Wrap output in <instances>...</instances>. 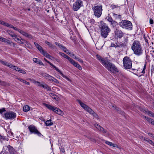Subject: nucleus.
Wrapping results in <instances>:
<instances>
[{"instance_id":"c756f323","label":"nucleus","mask_w":154,"mask_h":154,"mask_svg":"<svg viewBox=\"0 0 154 154\" xmlns=\"http://www.w3.org/2000/svg\"><path fill=\"white\" fill-rule=\"evenodd\" d=\"M53 123L51 122V120H47L45 122V125L47 126H49L53 125Z\"/></svg>"},{"instance_id":"58836bf2","label":"nucleus","mask_w":154,"mask_h":154,"mask_svg":"<svg viewBox=\"0 0 154 154\" xmlns=\"http://www.w3.org/2000/svg\"><path fill=\"white\" fill-rule=\"evenodd\" d=\"M52 79H54V77L51 76V75H49V74L48 76V77L46 78V79L47 80L51 81V80H53Z\"/></svg>"},{"instance_id":"49530a36","label":"nucleus","mask_w":154,"mask_h":154,"mask_svg":"<svg viewBox=\"0 0 154 154\" xmlns=\"http://www.w3.org/2000/svg\"><path fill=\"white\" fill-rule=\"evenodd\" d=\"M18 72L23 74H25L26 73V72L24 70L21 69L20 68L18 70Z\"/></svg>"},{"instance_id":"864d4df0","label":"nucleus","mask_w":154,"mask_h":154,"mask_svg":"<svg viewBox=\"0 0 154 154\" xmlns=\"http://www.w3.org/2000/svg\"><path fill=\"white\" fill-rule=\"evenodd\" d=\"M5 40H6L5 38L0 36V40L1 41L5 42Z\"/></svg>"},{"instance_id":"3c124183","label":"nucleus","mask_w":154,"mask_h":154,"mask_svg":"<svg viewBox=\"0 0 154 154\" xmlns=\"http://www.w3.org/2000/svg\"><path fill=\"white\" fill-rule=\"evenodd\" d=\"M60 49H62L65 52H66V51L68 50L63 45L62 47Z\"/></svg>"},{"instance_id":"39448f33","label":"nucleus","mask_w":154,"mask_h":154,"mask_svg":"<svg viewBox=\"0 0 154 154\" xmlns=\"http://www.w3.org/2000/svg\"><path fill=\"white\" fill-rule=\"evenodd\" d=\"M105 67L113 73H116L118 71L116 67L112 63L107 61L104 65Z\"/></svg>"},{"instance_id":"4be33fe9","label":"nucleus","mask_w":154,"mask_h":154,"mask_svg":"<svg viewBox=\"0 0 154 154\" xmlns=\"http://www.w3.org/2000/svg\"><path fill=\"white\" fill-rule=\"evenodd\" d=\"M45 43L47 44L51 49H54L56 47L54 45H53L51 43L48 41H46L45 42Z\"/></svg>"},{"instance_id":"69168bd1","label":"nucleus","mask_w":154,"mask_h":154,"mask_svg":"<svg viewBox=\"0 0 154 154\" xmlns=\"http://www.w3.org/2000/svg\"><path fill=\"white\" fill-rule=\"evenodd\" d=\"M65 52L68 54H71L70 52H69V50H67Z\"/></svg>"},{"instance_id":"a878e982","label":"nucleus","mask_w":154,"mask_h":154,"mask_svg":"<svg viewBox=\"0 0 154 154\" xmlns=\"http://www.w3.org/2000/svg\"><path fill=\"white\" fill-rule=\"evenodd\" d=\"M23 110L24 112H27L30 110V107L28 105H25L23 107Z\"/></svg>"},{"instance_id":"f3484780","label":"nucleus","mask_w":154,"mask_h":154,"mask_svg":"<svg viewBox=\"0 0 154 154\" xmlns=\"http://www.w3.org/2000/svg\"><path fill=\"white\" fill-rule=\"evenodd\" d=\"M18 32L23 35L26 37L30 38L31 36L30 35L27 33L26 32L21 29L18 30Z\"/></svg>"},{"instance_id":"5fc2aeb1","label":"nucleus","mask_w":154,"mask_h":154,"mask_svg":"<svg viewBox=\"0 0 154 154\" xmlns=\"http://www.w3.org/2000/svg\"><path fill=\"white\" fill-rule=\"evenodd\" d=\"M19 81H20V82L25 83L26 82V81L25 80H24L22 79L21 78H19L18 79Z\"/></svg>"},{"instance_id":"b1692460","label":"nucleus","mask_w":154,"mask_h":154,"mask_svg":"<svg viewBox=\"0 0 154 154\" xmlns=\"http://www.w3.org/2000/svg\"><path fill=\"white\" fill-rule=\"evenodd\" d=\"M58 72L60 73V74L62 76V77H63V78L66 79H67L68 81H70V79L68 78L67 77H66V76L64 75L62 72H61L58 69H57L56 70Z\"/></svg>"},{"instance_id":"338daca9","label":"nucleus","mask_w":154,"mask_h":154,"mask_svg":"<svg viewBox=\"0 0 154 154\" xmlns=\"http://www.w3.org/2000/svg\"><path fill=\"white\" fill-rule=\"evenodd\" d=\"M128 38V37L127 36L125 37V42H127Z\"/></svg>"},{"instance_id":"a18cd8bd","label":"nucleus","mask_w":154,"mask_h":154,"mask_svg":"<svg viewBox=\"0 0 154 154\" xmlns=\"http://www.w3.org/2000/svg\"><path fill=\"white\" fill-rule=\"evenodd\" d=\"M55 44L58 47H59L60 48H61L62 47V45L60 44V43H57V42H55Z\"/></svg>"},{"instance_id":"5701e85b","label":"nucleus","mask_w":154,"mask_h":154,"mask_svg":"<svg viewBox=\"0 0 154 154\" xmlns=\"http://www.w3.org/2000/svg\"><path fill=\"white\" fill-rule=\"evenodd\" d=\"M42 87L44 88V89H47L48 91H51V89L50 87L48 86L46 84L44 83V84H43Z\"/></svg>"},{"instance_id":"e433bc0d","label":"nucleus","mask_w":154,"mask_h":154,"mask_svg":"<svg viewBox=\"0 0 154 154\" xmlns=\"http://www.w3.org/2000/svg\"><path fill=\"white\" fill-rule=\"evenodd\" d=\"M73 58L76 60H77L79 61V62L81 63H83V60L80 58H79V57H77L76 56H75L74 57H73Z\"/></svg>"},{"instance_id":"de8ad7c7","label":"nucleus","mask_w":154,"mask_h":154,"mask_svg":"<svg viewBox=\"0 0 154 154\" xmlns=\"http://www.w3.org/2000/svg\"><path fill=\"white\" fill-rule=\"evenodd\" d=\"M66 59H67L70 62L71 64L74 61L72 59L70 58L68 56Z\"/></svg>"},{"instance_id":"f257e3e1","label":"nucleus","mask_w":154,"mask_h":154,"mask_svg":"<svg viewBox=\"0 0 154 154\" xmlns=\"http://www.w3.org/2000/svg\"><path fill=\"white\" fill-rule=\"evenodd\" d=\"M131 49L134 53L138 56H140L143 53V50L140 42L138 41H134L131 45Z\"/></svg>"},{"instance_id":"2eb2a0df","label":"nucleus","mask_w":154,"mask_h":154,"mask_svg":"<svg viewBox=\"0 0 154 154\" xmlns=\"http://www.w3.org/2000/svg\"><path fill=\"white\" fill-rule=\"evenodd\" d=\"M113 14L112 16L115 20L119 19L121 20L122 19V15L119 13L118 14H116L114 13H112Z\"/></svg>"},{"instance_id":"bf43d9fd","label":"nucleus","mask_w":154,"mask_h":154,"mask_svg":"<svg viewBox=\"0 0 154 154\" xmlns=\"http://www.w3.org/2000/svg\"><path fill=\"white\" fill-rule=\"evenodd\" d=\"M5 137L2 136H1V135H0V139L1 140H5Z\"/></svg>"},{"instance_id":"a19ab883","label":"nucleus","mask_w":154,"mask_h":154,"mask_svg":"<svg viewBox=\"0 0 154 154\" xmlns=\"http://www.w3.org/2000/svg\"><path fill=\"white\" fill-rule=\"evenodd\" d=\"M41 75L43 77H45L46 79L48 77V74L45 73H42Z\"/></svg>"},{"instance_id":"412c9836","label":"nucleus","mask_w":154,"mask_h":154,"mask_svg":"<svg viewBox=\"0 0 154 154\" xmlns=\"http://www.w3.org/2000/svg\"><path fill=\"white\" fill-rule=\"evenodd\" d=\"M8 67L11 68L12 69H13L17 71H18V70L20 68L18 67H17L11 64L8 65Z\"/></svg>"},{"instance_id":"9d476101","label":"nucleus","mask_w":154,"mask_h":154,"mask_svg":"<svg viewBox=\"0 0 154 154\" xmlns=\"http://www.w3.org/2000/svg\"><path fill=\"white\" fill-rule=\"evenodd\" d=\"M16 114L12 111L7 112L5 114V117L6 119L12 120L16 118Z\"/></svg>"},{"instance_id":"6e6d98bb","label":"nucleus","mask_w":154,"mask_h":154,"mask_svg":"<svg viewBox=\"0 0 154 154\" xmlns=\"http://www.w3.org/2000/svg\"><path fill=\"white\" fill-rule=\"evenodd\" d=\"M5 109L4 108H3L2 109H0V113L2 114L3 112H5Z\"/></svg>"},{"instance_id":"4c0bfd02","label":"nucleus","mask_w":154,"mask_h":154,"mask_svg":"<svg viewBox=\"0 0 154 154\" xmlns=\"http://www.w3.org/2000/svg\"><path fill=\"white\" fill-rule=\"evenodd\" d=\"M15 40V41L16 42H19V41L20 42V39H19V38L17 37V36L16 35H15L14 36V37L13 38Z\"/></svg>"},{"instance_id":"ea45409f","label":"nucleus","mask_w":154,"mask_h":154,"mask_svg":"<svg viewBox=\"0 0 154 154\" xmlns=\"http://www.w3.org/2000/svg\"><path fill=\"white\" fill-rule=\"evenodd\" d=\"M148 114L150 116L154 118V113L150 111H148Z\"/></svg>"},{"instance_id":"20e7f679","label":"nucleus","mask_w":154,"mask_h":154,"mask_svg":"<svg viewBox=\"0 0 154 154\" xmlns=\"http://www.w3.org/2000/svg\"><path fill=\"white\" fill-rule=\"evenodd\" d=\"M123 66L126 69H129L132 67V63L131 59L128 56L125 57L123 60Z\"/></svg>"},{"instance_id":"052dcab7","label":"nucleus","mask_w":154,"mask_h":154,"mask_svg":"<svg viewBox=\"0 0 154 154\" xmlns=\"http://www.w3.org/2000/svg\"><path fill=\"white\" fill-rule=\"evenodd\" d=\"M148 134L149 135V136H151V137L154 138V134L151 133H149Z\"/></svg>"},{"instance_id":"cd10ccee","label":"nucleus","mask_w":154,"mask_h":154,"mask_svg":"<svg viewBox=\"0 0 154 154\" xmlns=\"http://www.w3.org/2000/svg\"><path fill=\"white\" fill-rule=\"evenodd\" d=\"M7 32L9 35L12 38H14L15 35L14 33L11 30H8L7 31Z\"/></svg>"},{"instance_id":"79ce46f5","label":"nucleus","mask_w":154,"mask_h":154,"mask_svg":"<svg viewBox=\"0 0 154 154\" xmlns=\"http://www.w3.org/2000/svg\"><path fill=\"white\" fill-rule=\"evenodd\" d=\"M59 54L62 57L66 58H67V57L68 56H67V55L62 52H60Z\"/></svg>"},{"instance_id":"c85d7f7f","label":"nucleus","mask_w":154,"mask_h":154,"mask_svg":"<svg viewBox=\"0 0 154 154\" xmlns=\"http://www.w3.org/2000/svg\"><path fill=\"white\" fill-rule=\"evenodd\" d=\"M50 96L53 99L56 100H58V97L57 95H55L54 93H51L49 94Z\"/></svg>"},{"instance_id":"72a5a7b5","label":"nucleus","mask_w":154,"mask_h":154,"mask_svg":"<svg viewBox=\"0 0 154 154\" xmlns=\"http://www.w3.org/2000/svg\"><path fill=\"white\" fill-rule=\"evenodd\" d=\"M0 24L7 27L8 26L9 24V23H7L1 20H0Z\"/></svg>"},{"instance_id":"8fccbe9b","label":"nucleus","mask_w":154,"mask_h":154,"mask_svg":"<svg viewBox=\"0 0 154 154\" xmlns=\"http://www.w3.org/2000/svg\"><path fill=\"white\" fill-rule=\"evenodd\" d=\"M35 83H36L38 86H42V84L40 82H38V81H36L35 82Z\"/></svg>"},{"instance_id":"6ab92c4d","label":"nucleus","mask_w":154,"mask_h":154,"mask_svg":"<svg viewBox=\"0 0 154 154\" xmlns=\"http://www.w3.org/2000/svg\"><path fill=\"white\" fill-rule=\"evenodd\" d=\"M78 102L79 103V104H80L81 106L85 110L88 107L87 105H86L85 104L83 103L80 100H78Z\"/></svg>"},{"instance_id":"f03ea898","label":"nucleus","mask_w":154,"mask_h":154,"mask_svg":"<svg viewBox=\"0 0 154 154\" xmlns=\"http://www.w3.org/2000/svg\"><path fill=\"white\" fill-rule=\"evenodd\" d=\"M99 27L100 30L101 36L106 38L110 32L109 28L104 23H101Z\"/></svg>"},{"instance_id":"f8f14e48","label":"nucleus","mask_w":154,"mask_h":154,"mask_svg":"<svg viewBox=\"0 0 154 154\" xmlns=\"http://www.w3.org/2000/svg\"><path fill=\"white\" fill-rule=\"evenodd\" d=\"M106 19L108 21L110 22L111 24L113 26H116L117 25V22L112 19L109 14H108V15L106 17Z\"/></svg>"},{"instance_id":"6e6552de","label":"nucleus","mask_w":154,"mask_h":154,"mask_svg":"<svg viewBox=\"0 0 154 154\" xmlns=\"http://www.w3.org/2000/svg\"><path fill=\"white\" fill-rule=\"evenodd\" d=\"M34 44L36 47L39 51L44 56L47 58L50 59L51 56L48 54L45 51L42 49V47L36 42H34Z\"/></svg>"},{"instance_id":"4468645a","label":"nucleus","mask_w":154,"mask_h":154,"mask_svg":"<svg viewBox=\"0 0 154 154\" xmlns=\"http://www.w3.org/2000/svg\"><path fill=\"white\" fill-rule=\"evenodd\" d=\"M94 126L99 130L102 131L103 133H106V131L101 126L97 124H94Z\"/></svg>"},{"instance_id":"bb28decb","label":"nucleus","mask_w":154,"mask_h":154,"mask_svg":"<svg viewBox=\"0 0 154 154\" xmlns=\"http://www.w3.org/2000/svg\"><path fill=\"white\" fill-rule=\"evenodd\" d=\"M110 8L112 9H114L115 8H117L118 10H120V7L119 6L117 5H115L114 4H112L110 6Z\"/></svg>"},{"instance_id":"603ef678","label":"nucleus","mask_w":154,"mask_h":154,"mask_svg":"<svg viewBox=\"0 0 154 154\" xmlns=\"http://www.w3.org/2000/svg\"><path fill=\"white\" fill-rule=\"evenodd\" d=\"M97 119L98 118V115L94 112L92 114Z\"/></svg>"},{"instance_id":"0eeeda50","label":"nucleus","mask_w":154,"mask_h":154,"mask_svg":"<svg viewBox=\"0 0 154 154\" xmlns=\"http://www.w3.org/2000/svg\"><path fill=\"white\" fill-rule=\"evenodd\" d=\"M45 106L49 109L53 111L58 115H62L63 114L62 111L55 106L46 104H45Z\"/></svg>"},{"instance_id":"f704fd0d","label":"nucleus","mask_w":154,"mask_h":154,"mask_svg":"<svg viewBox=\"0 0 154 154\" xmlns=\"http://www.w3.org/2000/svg\"><path fill=\"white\" fill-rule=\"evenodd\" d=\"M0 62L2 64L8 66V65L11 64L10 63H8L7 62L2 60H0Z\"/></svg>"},{"instance_id":"0e129e2a","label":"nucleus","mask_w":154,"mask_h":154,"mask_svg":"<svg viewBox=\"0 0 154 154\" xmlns=\"http://www.w3.org/2000/svg\"><path fill=\"white\" fill-rule=\"evenodd\" d=\"M5 42H6L9 44H10V40L8 39H6V40H5Z\"/></svg>"},{"instance_id":"7ed1b4c3","label":"nucleus","mask_w":154,"mask_h":154,"mask_svg":"<svg viewBox=\"0 0 154 154\" xmlns=\"http://www.w3.org/2000/svg\"><path fill=\"white\" fill-rule=\"evenodd\" d=\"M102 5H95L92 7V9L95 16L97 18H99L101 15L103 11Z\"/></svg>"},{"instance_id":"ddd939ff","label":"nucleus","mask_w":154,"mask_h":154,"mask_svg":"<svg viewBox=\"0 0 154 154\" xmlns=\"http://www.w3.org/2000/svg\"><path fill=\"white\" fill-rule=\"evenodd\" d=\"M125 33L123 32L121 30L116 29L115 31V36L117 38H121L123 37Z\"/></svg>"},{"instance_id":"09e8293b","label":"nucleus","mask_w":154,"mask_h":154,"mask_svg":"<svg viewBox=\"0 0 154 154\" xmlns=\"http://www.w3.org/2000/svg\"><path fill=\"white\" fill-rule=\"evenodd\" d=\"M52 80H51V81L57 84H58L59 83L58 81L54 78V79H52Z\"/></svg>"},{"instance_id":"dca6fc26","label":"nucleus","mask_w":154,"mask_h":154,"mask_svg":"<svg viewBox=\"0 0 154 154\" xmlns=\"http://www.w3.org/2000/svg\"><path fill=\"white\" fill-rule=\"evenodd\" d=\"M97 57V59L100 60V62H101L102 64L103 65L106 63L107 61L106 60L104 59L100 55L97 54L96 56Z\"/></svg>"},{"instance_id":"a211bd4d","label":"nucleus","mask_w":154,"mask_h":154,"mask_svg":"<svg viewBox=\"0 0 154 154\" xmlns=\"http://www.w3.org/2000/svg\"><path fill=\"white\" fill-rule=\"evenodd\" d=\"M33 60L34 62L37 64H38L39 65H44V64L39 59L36 58H34L33 59Z\"/></svg>"},{"instance_id":"4d7b16f0","label":"nucleus","mask_w":154,"mask_h":154,"mask_svg":"<svg viewBox=\"0 0 154 154\" xmlns=\"http://www.w3.org/2000/svg\"><path fill=\"white\" fill-rule=\"evenodd\" d=\"M25 40H23V39H20V42L19 41L18 43L22 44H23L25 43Z\"/></svg>"},{"instance_id":"774afa93","label":"nucleus","mask_w":154,"mask_h":154,"mask_svg":"<svg viewBox=\"0 0 154 154\" xmlns=\"http://www.w3.org/2000/svg\"><path fill=\"white\" fill-rule=\"evenodd\" d=\"M25 84H26V85H30V83L29 82H27V81H26V82L25 83Z\"/></svg>"},{"instance_id":"aec40b11","label":"nucleus","mask_w":154,"mask_h":154,"mask_svg":"<svg viewBox=\"0 0 154 154\" xmlns=\"http://www.w3.org/2000/svg\"><path fill=\"white\" fill-rule=\"evenodd\" d=\"M72 64L74 65L75 67L78 68L79 70H81L82 69L81 66L77 63L75 62L74 60L72 62Z\"/></svg>"},{"instance_id":"2f4dec72","label":"nucleus","mask_w":154,"mask_h":154,"mask_svg":"<svg viewBox=\"0 0 154 154\" xmlns=\"http://www.w3.org/2000/svg\"><path fill=\"white\" fill-rule=\"evenodd\" d=\"M105 143L107 145H108L110 146H112L113 147H116V146H115V144L113 143H112L109 142V141H106L105 142Z\"/></svg>"},{"instance_id":"680f3d73","label":"nucleus","mask_w":154,"mask_h":154,"mask_svg":"<svg viewBox=\"0 0 154 154\" xmlns=\"http://www.w3.org/2000/svg\"><path fill=\"white\" fill-rule=\"evenodd\" d=\"M146 69V65H145L144 68L143 69V70L141 72L143 73H145V69Z\"/></svg>"},{"instance_id":"473e14b6","label":"nucleus","mask_w":154,"mask_h":154,"mask_svg":"<svg viewBox=\"0 0 154 154\" xmlns=\"http://www.w3.org/2000/svg\"><path fill=\"white\" fill-rule=\"evenodd\" d=\"M85 110L91 114H92L94 112V111L89 107H88Z\"/></svg>"},{"instance_id":"c03bdc74","label":"nucleus","mask_w":154,"mask_h":154,"mask_svg":"<svg viewBox=\"0 0 154 154\" xmlns=\"http://www.w3.org/2000/svg\"><path fill=\"white\" fill-rule=\"evenodd\" d=\"M144 140L146 141V142H148V143H149L150 144H152V142L153 141L151 140H149V139H147V138H146V139H145L144 138Z\"/></svg>"},{"instance_id":"13d9d810","label":"nucleus","mask_w":154,"mask_h":154,"mask_svg":"<svg viewBox=\"0 0 154 154\" xmlns=\"http://www.w3.org/2000/svg\"><path fill=\"white\" fill-rule=\"evenodd\" d=\"M90 22L92 23H95V21L93 19H91L90 20Z\"/></svg>"},{"instance_id":"393cba45","label":"nucleus","mask_w":154,"mask_h":154,"mask_svg":"<svg viewBox=\"0 0 154 154\" xmlns=\"http://www.w3.org/2000/svg\"><path fill=\"white\" fill-rule=\"evenodd\" d=\"M145 118L149 122L151 123L152 124L154 125V120L153 119L146 116H145Z\"/></svg>"},{"instance_id":"c9c22d12","label":"nucleus","mask_w":154,"mask_h":154,"mask_svg":"<svg viewBox=\"0 0 154 154\" xmlns=\"http://www.w3.org/2000/svg\"><path fill=\"white\" fill-rule=\"evenodd\" d=\"M8 27H10L11 28H13L14 30L17 31L18 32V30H20V29H19L17 28L16 27H14L13 25H12L9 24V25L8 26Z\"/></svg>"},{"instance_id":"7c9ffc66","label":"nucleus","mask_w":154,"mask_h":154,"mask_svg":"<svg viewBox=\"0 0 154 154\" xmlns=\"http://www.w3.org/2000/svg\"><path fill=\"white\" fill-rule=\"evenodd\" d=\"M44 60L48 63L51 66H52L56 70L57 68L53 64L51 63L50 62L48 61L45 58H44Z\"/></svg>"},{"instance_id":"1a4fd4ad","label":"nucleus","mask_w":154,"mask_h":154,"mask_svg":"<svg viewBox=\"0 0 154 154\" xmlns=\"http://www.w3.org/2000/svg\"><path fill=\"white\" fill-rule=\"evenodd\" d=\"M28 128L31 134H37L38 136H43V135L38 130L34 125H31Z\"/></svg>"},{"instance_id":"e2e57ef3","label":"nucleus","mask_w":154,"mask_h":154,"mask_svg":"<svg viewBox=\"0 0 154 154\" xmlns=\"http://www.w3.org/2000/svg\"><path fill=\"white\" fill-rule=\"evenodd\" d=\"M149 23L151 24H152L153 23V21L151 18H150Z\"/></svg>"},{"instance_id":"37998d69","label":"nucleus","mask_w":154,"mask_h":154,"mask_svg":"<svg viewBox=\"0 0 154 154\" xmlns=\"http://www.w3.org/2000/svg\"><path fill=\"white\" fill-rule=\"evenodd\" d=\"M118 109H116V110L120 114L124 115V113L119 108H118Z\"/></svg>"},{"instance_id":"423d86ee","label":"nucleus","mask_w":154,"mask_h":154,"mask_svg":"<svg viewBox=\"0 0 154 154\" xmlns=\"http://www.w3.org/2000/svg\"><path fill=\"white\" fill-rule=\"evenodd\" d=\"M120 26L123 28L131 30L132 28V24L130 21L125 20H122L119 23Z\"/></svg>"},{"instance_id":"9b49d317","label":"nucleus","mask_w":154,"mask_h":154,"mask_svg":"<svg viewBox=\"0 0 154 154\" xmlns=\"http://www.w3.org/2000/svg\"><path fill=\"white\" fill-rule=\"evenodd\" d=\"M82 5V1L77 0L73 5V9L75 11L78 10Z\"/></svg>"}]
</instances>
